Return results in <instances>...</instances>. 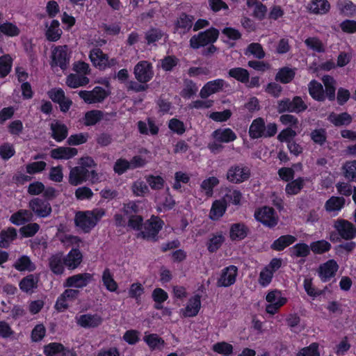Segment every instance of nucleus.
I'll return each instance as SVG.
<instances>
[{"label":"nucleus","instance_id":"nucleus-19","mask_svg":"<svg viewBox=\"0 0 356 356\" xmlns=\"http://www.w3.org/2000/svg\"><path fill=\"white\" fill-rule=\"evenodd\" d=\"M102 323V318L97 314H83L77 318V324L87 327H95Z\"/></svg>","mask_w":356,"mask_h":356},{"label":"nucleus","instance_id":"nucleus-44","mask_svg":"<svg viewBox=\"0 0 356 356\" xmlns=\"http://www.w3.org/2000/svg\"><path fill=\"white\" fill-rule=\"evenodd\" d=\"M20 33L19 29L11 22L0 24V34L3 33L9 37L17 36Z\"/></svg>","mask_w":356,"mask_h":356},{"label":"nucleus","instance_id":"nucleus-26","mask_svg":"<svg viewBox=\"0 0 356 356\" xmlns=\"http://www.w3.org/2000/svg\"><path fill=\"white\" fill-rule=\"evenodd\" d=\"M248 230L243 223H234L230 227L229 236L232 240H241L246 237Z\"/></svg>","mask_w":356,"mask_h":356},{"label":"nucleus","instance_id":"nucleus-43","mask_svg":"<svg viewBox=\"0 0 356 356\" xmlns=\"http://www.w3.org/2000/svg\"><path fill=\"white\" fill-rule=\"evenodd\" d=\"M329 120L336 126L348 125L352 121L351 116L347 113L341 114H331Z\"/></svg>","mask_w":356,"mask_h":356},{"label":"nucleus","instance_id":"nucleus-34","mask_svg":"<svg viewBox=\"0 0 356 356\" xmlns=\"http://www.w3.org/2000/svg\"><path fill=\"white\" fill-rule=\"evenodd\" d=\"M89 83V79L85 76L78 74H70L66 79V84L72 88H76L80 86H83Z\"/></svg>","mask_w":356,"mask_h":356},{"label":"nucleus","instance_id":"nucleus-18","mask_svg":"<svg viewBox=\"0 0 356 356\" xmlns=\"http://www.w3.org/2000/svg\"><path fill=\"white\" fill-rule=\"evenodd\" d=\"M223 86L224 81L222 79H216L209 81L201 89L200 96L202 99H206L211 95L222 90Z\"/></svg>","mask_w":356,"mask_h":356},{"label":"nucleus","instance_id":"nucleus-46","mask_svg":"<svg viewBox=\"0 0 356 356\" xmlns=\"http://www.w3.org/2000/svg\"><path fill=\"white\" fill-rule=\"evenodd\" d=\"M311 250L315 254H323L331 248V244L325 240L312 242L310 244Z\"/></svg>","mask_w":356,"mask_h":356},{"label":"nucleus","instance_id":"nucleus-8","mask_svg":"<svg viewBox=\"0 0 356 356\" xmlns=\"http://www.w3.org/2000/svg\"><path fill=\"white\" fill-rule=\"evenodd\" d=\"M334 227L339 236L345 240L349 241L356 237V227L348 220L339 219L334 222Z\"/></svg>","mask_w":356,"mask_h":356},{"label":"nucleus","instance_id":"nucleus-13","mask_svg":"<svg viewBox=\"0 0 356 356\" xmlns=\"http://www.w3.org/2000/svg\"><path fill=\"white\" fill-rule=\"evenodd\" d=\"M89 179V170L83 166L71 168L68 181L72 186H78L86 182Z\"/></svg>","mask_w":356,"mask_h":356},{"label":"nucleus","instance_id":"nucleus-27","mask_svg":"<svg viewBox=\"0 0 356 356\" xmlns=\"http://www.w3.org/2000/svg\"><path fill=\"white\" fill-rule=\"evenodd\" d=\"M33 218L31 211L26 209H21L10 216V221L17 225H21L26 222H29Z\"/></svg>","mask_w":356,"mask_h":356},{"label":"nucleus","instance_id":"nucleus-38","mask_svg":"<svg viewBox=\"0 0 356 356\" xmlns=\"http://www.w3.org/2000/svg\"><path fill=\"white\" fill-rule=\"evenodd\" d=\"M38 278L33 275H29L24 277L19 282V288L26 293L31 291L37 287Z\"/></svg>","mask_w":356,"mask_h":356},{"label":"nucleus","instance_id":"nucleus-9","mask_svg":"<svg viewBox=\"0 0 356 356\" xmlns=\"http://www.w3.org/2000/svg\"><path fill=\"white\" fill-rule=\"evenodd\" d=\"M254 216L258 221L267 227H273L277 224L278 218L273 208L264 207L255 212Z\"/></svg>","mask_w":356,"mask_h":356},{"label":"nucleus","instance_id":"nucleus-14","mask_svg":"<svg viewBox=\"0 0 356 356\" xmlns=\"http://www.w3.org/2000/svg\"><path fill=\"white\" fill-rule=\"evenodd\" d=\"M92 280V275L85 273L72 275L66 279L65 287L83 288Z\"/></svg>","mask_w":356,"mask_h":356},{"label":"nucleus","instance_id":"nucleus-55","mask_svg":"<svg viewBox=\"0 0 356 356\" xmlns=\"http://www.w3.org/2000/svg\"><path fill=\"white\" fill-rule=\"evenodd\" d=\"M307 47L317 52H324L325 49L322 42L316 37L308 38L305 40Z\"/></svg>","mask_w":356,"mask_h":356},{"label":"nucleus","instance_id":"nucleus-11","mask_svg":"<svg viewBox=\"0 0 356 356\" xmlns=\"http://www.w3.org/2000/svg\"><path fill=\"white\" fill-rule=\"evenodd\" d=\"M29 207L37 216L40 218L49 216L52 211L51 204L39 197L31 200Z\"/></svg>","mask_w":356,"mask_h":356},{"label":"nucleus","instance_id":"nucleus-4","mask_svg":"<svg viewBox=\"0 0 356 356\" xmlns=\"http://www.w3.org/2000/svg\"><path fill=\"white\" fill-rule=\"evenodd\" d=\"M163 222L156 216H152L143 226V230L138 234V237L147 240H156V236L161 229Z\"/></svg>","mask_w":356,"mask_h":356},{"label":"nucleus","instance_id":"nucleus-24","mask_svg":"<svg viewBox=\"0 0 356 356\" xmlns=\"http://www.w3.org/2000/svg\"><path fill=\"white\" fill-rule=\"evenodd\" d=\"M212 136L220 143H229L236 139V134L229 128L216 129L212 133Z\"/></svg>","mask_w":356,"mask_h":356},{"label":"nucleus","instance_id":"nucleus-59","mask_svg":"<svg viewBox=\"0 0 356 356\" xmlns=\"http://www.w3.org/2000/svg\"><path fill=\"white\" fill-rule=\"evenodd\" d=\"M131 164L124 159H118L113 166V170L115 173L120 175L124 173L128 169L131 168Z\"/></svg>","mask_w":356,"mask_h":356},{"label":"nucleus","instance_id":"nucleus-39","mask_svg":"<svg viewBox=\"0 0 356 356\" xmlns=\"http://www.w3.org/2000/svg\"><path fill=\"white\" fill-rule=\"evenodd\" d=\"M13 266L19 271H32L35 269L34 264L31 262L30 258L26 255L22 256L17 259Z\"/></svg>","mask_w":356,"mask_h":356},{"label":"nucleus","instance_id":"nucleus-25","mask_svg":"<svg viewBox=\"0 0 356 356\" xmlns=\"http://www.w3.org/2000/svg\"><path fill=\"white\" fill-rule=\"evenodd\" d=\"M265 130L266 126L264 119L258 118L252 122L249 129V135L250 138L254 139L261 138Z\"/></svg>","mask_w":356,"mask_h":356},{"label":"nucleus","instance_id":"nucleus-40","mask_svg":"<svg viewBox=\"0 0 356 356\" xmlns=\"http://www.w3.org/2000/svg\"><path fill=\"white\" fill-rule=\"evenodd\" d=\"M194 18L186 13H181L177 20L176 26L183 30V33L188 31L193 26Z\"/></svg>","mask_w":356,"mask_h":356},{"label":"nucleus","instance_id":"nucleus-31","mask_svg":"<svg viewBox=\"0 0 356 356\" xmlns=\"http://www.w3.org/2000/svg\"><path fill=\"white\" fill-rule=\"evenodd\" d=\"M296 241V238L292 235L281 236L273 243L271 248L274 250L281 251L293 244Z\"/></svg>","mask_w":356,"mask_h":356},{"label":"nucleus","instance_id":"nucleus-35","mask_svg":"<svg viewBox=\"0 0 356 356\" xmlns=\"http://www.w3.org/2000/svg\"><path fill=\"white\" fill-rule=\"evenodd\" d=\"M345 204V199L342 197L332 196L327 200L325 204L327 211H337L341 209Z\"/></svg>","mask_w":356,"mask_h":356},{"label":"nucleus","instance_id":"nucleus-32","mask_svg":"<svg viewBox=\"0 0 356 356\" xmlns=\"http://www.w3.org/2000/svg\"><path fill=\"white\" fill-rule=\"evenodd\" d=\"M323 83L325 88V94L329 100L335 99L336 81L333 77L325 75L322 78Z\"/></svg>","mask_w":356,"mask_h":356},{"label":"nucleus","instance_id":"nucleus-57","mask_svg":"<svg viewBox=\"0 0 356 356\" xmlns=\"http://www.w3.org/2000/svg\"><path fill=\"white\" fill-rule=\"evenodd\" d=\"M297 356H320L318 345L316 343L302 348L297 354Z\"/></svg>","mask_w":356,"mask_h":356},{"label":"nucleus","instance_id":"nucleus-1","mask_svg":"<svg viewBox=\"0 0 356 356\" xmlns=\"http://www.w3.org/2000/svg\"><path fill=\"white\" fill-rule=\"evenodd\" d=\"M104 214L105 211L102 209L78 211L75 215L74 223L76 227L83 230L85 233H88L95 227Z\"/></svg>","mask_w":356,"mask_h":356},{"label":"nucleus","instance_id":"nucleus-56","mask_svg":"<svg viewBox=\"0 0 356 356\" xmlns=\"http://www.w3.org/2000/svg\"><path fill=\"white\" fill-rule=\"evenodd\" d=\"M178 62L179 59L175 56H168L161 60V65L165 71H171Z\"/></svg>","mask_w":356,"mask_h":356},{"label":"nucleus","instance_id":"nucleus-15","mask_svg":"<svg viewBox=\"0 0 356 356\" xmlns=\"http://www.w3.org/2000/svg\"><path fill=\"white\" fill-rule=\"evenodd\" d=\"M238 268L235 266H229L222 270L220 277L218 279V286L227 287L236 282Z\"/></svg>","mask_w":356,"mask_h":356},{"label":"nucleus","instance_id":"nucleus-47","mask_svg":"<svg viewBox=\"0 0 356 356\" xmlns=\"http://www.w3.org/2000/svg\"><path fill=\"white\" fill-rule=\"evenodd\" d=\"M250 54L256 58L262 59L265 57V52L263 49L262 46L257 42H253L250 44L246 49L245 54Z\"/></svg>","mask_w":356,"mask_h":356},{"label":"nucleus","instance_id":"nucleus-10","mask_svg":"<svg viewBox=\"0 0 356 356\" xmlns=\"http://www.w3.org/2000/svg\"><path fill=\"white\" fill-rule=\"evenodd\" d=\"M79 97L87 104L102 102L107 96L106 90L99 86L93 88L92 90H81Z\"/></svg>","mask_w":356,"mask_h":356},{"label":"nucleus","instance_id":"nucleus-61","mask_svg":"<svg viewBox=\"0 0 356 356\" xmlns=\"http://www.w3.org/2000/svg\"><path fill=\"white\" fill-rule=\"evenodd\" d=\"M77 200H89L93 196L92 190L87 186L79 187L76 189L74 193Z\"/></svg>","mask_w":356,"mask_h":356},{"label":"nucleus","instance_id":"nucleus-12","mask_svg":"<svg viewBox=\"0 0 356 356\" xmlns=\"http://www.w3.org/2000/svg\"><path fill=\"white\" fill-rule=\"evenodd\" d=\"M152 65L147 61H140L134 67L136 79L142 83L148 82L153 76Z\"/></svg>","mask_w":356,"mask_h":356},{"label":"nucleus","instance_id":"nucleus-37","mask_svg":"<svg viewBox=\"0 0 356 356\" xmlns=\"http://www.w3.org/2000/svg\"><path fill=\"white\" fill-rule=\"evenodd\" d=\"M295 70L288 67H284L278 71L275 76V80L282 83L291 82L295 76Z\"/></svg>","mask_w":356,"mask_h":356},{"label":"nucleus","instance_id":"nucleus-58","mask_svg":"<svg viewBox=\"0 0 356 356\" xmlns=\"http://www.w3.org/2000/svg\"><path fill=\"white\" fill-rule=\"evenodd\" d=\"M131 188L134 194L136 196H144L149 192L147 184L143 181H135L133 184Z\"/></svg>","mask_w":356,"mask_h":356},{"label":"nucleus","instance_id":"nucleus-62","mask_svg":"<svg viewBox=\"0 0 356 356\" xmlns=\"http://www.w3.org/2000/svg\"><path fill=\"white\" fill-rule=\"evenodd\" d=\"M63 350V345L60 343H51L44 346V353L47 356H54L56 354L61 353Z\"/></svg>","mask_w":356,"mask_h":356},{"label":"nucleus","instance_id":"nucleus-33","mask_svg":"<svg viewBox=\"0 0 356 356\" xmlns=\"http://www.w3.org/2000/svg\"><path fill=\"white\" fill-rule=\"evenodd\" d=\"M226 210V203L224 200H216L211 207L209 217L213 220H218L222 216Z\"/></svg>","mask_w":356,"mask_h":356},{"label":"nucleus","instance_id":"nucleus-52","mask_svg":"<svg viewBox=\"0 0 356 356\" xmlns=\"http://www.w3.org/2000/svg\"><path fill=\"white\" fill-rule=\"evenodd\" d=\"M310 246L306 243H298L292 248V254L297 257H305L310 252Z\"/></svg>","mask_w":356,"mask_h":356},{"label":"nucleus","instance_id":"nucleus-45","mask_svg":"<svg viewBox=\"0 0 356 356\" xmlns=\"http://www.w3.org/2000/svg\"><path fill=\"white\" fill-rule=\"evenodd\" d=\"M144 341L152 349H161L164 345V341L156 334H150L144 337Z\"/></svg>","mask_w":356,"mask_h":356},{"label":"nucleus","instance_id":"nucleus-17","mask_svg":"<svg viewBox=\"0 0 356 356\" xmlns=\"http://www.w3.org/2000/svg\"><path fill=\"white\" fill-rule=\"evenodd\" d=\"M83 255L77 248H73L66 256H64V264L69 269L76 268L82 261Z\"/></svg>","mask_w":356,"mask_h":356},{"label":"nucleus","instance_id":"nucleus-28","mask_svg":"<svg viewBox=\"0 0 356 356\" xmlns=\"http://www.w3.org/2000/svg\"><path fill=\"white\" fill-rule=\"evenodd\" d=\"M201 307L200 296H195L191 298L185 308L184 316L193 317L197 314Z\"/></svg>","mask_w":356,"mask_h":356},{"label":"nucleus","instance_id":"nucleus-20","mask_svg":"<svg viewBox=\"0 0 356 356\" xmlns=\"http://www.w3.org/2000/svg\"><path fill=\"white\" fill-rule=\"evenodd\" d=\"M49 266L51 270L56 275H61L64 272V255L58 252L49 259Z\"/></svg>","mask_w":356,"mask_h":356},{"label":"nucleus","instance_id":"nucleus-29","mask_svg":"<svg viewBox=\"0 0 356 356\" xmlns=\"http://www.w3.org/2000/svg\"><path fill=\"white\" fill-rule=\"evenodd\" d=\"M309 93L314 99L323 102L325 99L323 86L318 81H312L308 86Z\"/></svg>","mask_w":356,"mask_h":356},{"label":"nucleus","instance_id":"nucleus-50","mask_svg":"<svg viewBox=\"0 0 356 356\" xmlns=\"http://www.w3.org/2000/svg\"><path fill=\"white\" fill-rule=\"evenodd\" d=\"M225 241L224 236L221 234L213 235L207 243L208 250L210 252H214L218 250Z\"/></svg>","mask_w":356,"mask_h":356},{"label":"nucleus","instance_id":"nucleus-21","mask_svg":"<svg viewBox=\"0 0 356 356\" xmlns=\"http://www.w3.org/2000/svg\"><path fill=\"white\" fill-rule=\"evenodd\" d=\"M51 131V137L57 142H61L65 140L68 134V129L65 124L58 121L53 122L50 125Z\"/></svg>","mask_w":356,"mask_h":356},{"label":"nucleus","instance_id":"nucleus-48","mask_svg":"<svg viewBox=\"0 0 356 356\" xmlns=\"http://www.w3.org/2000/svg\"><path fill=\"white\" fill-rule=\"evenodd\" d=\"M304 186V179L301 177L293 180L289 184H287L286 186V192L289 195H296L298 194L300 190L303 188Z\"/></svg>","mask_w":356,"mask_h":356},{"label":"nucleus","instance_id":"nucleus-53","mask_svg":"<svg viewBox=\"0 0 356 356\" xmlns=\"http://www.w3.org/2000/svg\"><path fill=\"white\" fill-rule=\"evenodd\" d=\"M39 229V225L36 222H33L22 227L19 232L24 237H31L38 232Z\"/></svg>","mask_w":356,"mask_h":356},{"label":"nucleus","instance_id":"nucleus-5","mask_svg":"<svg viewBox=\"0 0 356 356\" xmlns=\"http://www.w3.org/2000/svg\"><path fill=\"white\" fill-rule=\"evenodd\" d=\"M250 177V170L243 165H233L227 170V179L233 184H241Z\"/></svg>","mask_w":356,"mask_h":356},{"label":"nucleus","instance_id":"nucleus-60","mask_svg":"<svg viewBox=\"0 0 356 356\" xmlns=\"http://www.w3.org/2000/svg\"><path fill=\"white\" fill-rule=\"evenodd\" d=\"M213 350L219 354L229 355L233 351V346L227 342H218L213 346Z\"/></svg>","mask_w":356,"mask_h":356},{"label":"nucleus","instance_id":"nucleus-64","mask_svg":"<svg viewBox=\"0 0 356 356\" xmlns=\"http://www.w3.org/2000/svg\"><path fill=\"white\" fill-rule=\"evenodd\" d=\"M344 175L346 178L354 179L356 178V161L346 163L343 166Z\"/></svg>","mask_w":356,"mask_h":356},{"label":"nucleus","instance_id":"nucleus-63","mask_svg":"<svg viewBox=\"0 0 356 356\" xmlns=\"http://www.w3.org/2000/svg\"><path fill=\"white\" fill-rule=\"evenodd\" d=\"M310 136L312 140L320 145H323L326 140V132L323 129L312 131Z\"/></svg>","mask_w":356,"mask_h":356},{"label":"nucleus","instance_id":"nucleus-22","mask_svg":"<svg viewBox=\"0 0 356 356\" xmlns=\"http://www.w3.org/2000/svg\"><path fill=\"white\" fill-rule=\"evenodd\" d=\"M307 8L312 13L324 15L329 12L330 4L327 0H312Z\"/></svg>","mask_w":356,"mask_h":356},{"label":"nucleus","instance_id":"nucleus-30","mask_svg":"<svg viewBox=\"0 0 356 356\" xmlns=\"http://www.w3.org/2000/svg\"><path fill=\"white\" fill-rule=\"evenodd\" d=\"M59 25L58 21L56 19L51 22L49 26H48L47 24H46L47 29L45 35L48 40L54 42L60 38L62 31L59 29Z\"/></svg>","mask_w":356,"mask_h":356},{"label":"nucleus","instance_id":"nucleus-23","mask_svg":"<svg viewBox=\"0 0 356 356\" xmlns=\"http://www.w3.org/2000/svg\"><path fill=\"white\" fill-rule=\"evenodd\" d=\"M77 149L74 147H60L51 151V156L55 159H69L77 154Z\"/></svg>","mask_w":356,"mask_h":356},{"label":"nucleus","instance_id":"nucleus-49","mask_svg":"<svg viewBox=\"0 0 356 356\" xmlns=\"http://www.w3.org/2000/svg\"><path fill=\"white\" fill-rule=\"evenodd\" d=\"M101 111L92 110L85 113L84 124L86 126H92L96 124L101 120L100 118Z\"/></svg>","mask_w":356,"mask_h":356},{"label":"nucleus","instance_id":"nucleus-6","mask_svg":"<svg viewBox=\"0 0 356 356\" xmlns=\"http://www.w3.org/2000/svg\"><path fill=\"white\" fill-rule=\"evenodd\" d=\"M89 57L92 64L100 70L113 67L118 64V61L115 58L109 59L108 56L104 54L102 49L99 48L92 49L90 52Z\"/></svg>","mask_w":356,"mask_h":356},{"label":"nucleus","instance_id":"nucleus-7","mask_svg":"<svg viewBox=\"0 0 356 356\" xmlns=\"http://www.w3.org/2000/svg\"><path fill=\"white\" fill-rule=\"evenodd\" d=\"M70 56L66 45L56 47L51 53V66H59L62 70L67 68Z\"/></svg>","mask_w":356,"mask_h":356},{"label":"nucleus","instance_id":"nucleus-54","mask_svg":"<svg viewBox=\"0 0 356 356\" xmlns=\"http://www.w3.org/2000/svg\"><path fill=\"white\" fill-rule=\"evenodd\" d=\"M12 59L9 55L0 57V75L6 76L10 71Z\"/></svg>","mask_w":356,"mask_h":356},{"label":"nucleus","instance_id":"nucleus-2","mask_svg":"<svg viewBox=\"0 0 356 356\" xmlns=\"http://www.w3.org/2000/svg\"><path fill=\"white\" fill-rule=\"evenodd\" d=\"M219 35V31L215 28H211L207 31L200 32L197 35H193L190 40V46L196 49L212 44L216 41Z\"/></svg>","mask_w":356,"mask_h":356},{"label":"nucleus","instance_id":"nucleus-41","mask_svg":"<svg viewBox=\"0 0 356 356\" xmlns=\"http://www.w3.org/2000/svg\"><path fill=\"white\" fill-rule=\"evenodd\" d=\"M102 282L106 289L114 292L118 289V284L114 280L109 268H106L102 273Z\"/></svg>","mask_w":356,"mask_h":356},{"label":"nucleus","instance_id":"nucleus-16","mask_svg":"<svg viewBox=\"0 0 356 356\" xmlns=\"http://www.w3.org/2000/svg\"><path fill=\"white\" fill-rule=\"evenodd\" d=\"M338 268L339 266L334 260H329L320 266L318 269L319 277L322 281L326 282L335 275Z\"/></svg>","mask_w":356,"mask_h":356},{"label":"nucleus","instance_id":"nucleus-42","mask_svg":"<svg viewBox=\"0 0 356 356\" xmlns=\"http://www.w3.org/2000/svg\"><path fill=\"white\" fill-rule=\"evenodd\" d=\"M228 74L231 77L242 83H247L249 81V72L244 68L235 67L230 69Z\"/></svg>","mask_w":356,"mask_h":356},{"label":"nucleus","instance_id":"nucleus-36","mask_svg":"<svg viewBox=\"0 0 356 356\" xmlns=\"http://www.w3.org/2000/svg\"><path fill=\"white\" fill-rule=\"evenodd\" d=\"M337 7L341 14L345 16H352L356 11V6L349 0H339Z\"/></svg>","mask_w":356,"mask_h":356},{"label":"nucleus","instance_id":"nucleus-3","mask_svg":"<svg viewBox=\"0 0 356 356\" xmlns=\"http://www.w3.org/2000/svg\"><path fill=\"white\" fill-rule=\"evenodd\" d=\"M307 108V104L299 96H296L291 100L283 99L277 102V111L279 113L284 112L300 113Z\"/></svg>","mask_w":356,"mask_h":356},{"label":"nucleus","instance_id":"nucleus-51","mask_svg":"<svg viewBox=\"0 0 356 356\" xmlns=\"http://www.w3.org/2000/svg\"><path fill=\"white\" fill-rule=\"evenodd\" d=\"M219 184V180L215 177H210L204 179L201 184V188L205 191L207 195H211L213 193V188Z\"/></svg>","mask_w":356,"mask_h":356}]
</instances>
